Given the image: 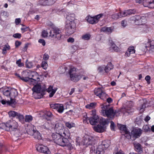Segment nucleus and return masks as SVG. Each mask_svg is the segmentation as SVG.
<instances>
[{
    "label": "nucleus",
    "instance_id": "nucleus-53",
    "mask_svg": "<svg viewBox=\"0 0 154 154\" xmlns=\"http://www.w3.org/2000/svg\"><path fill=\"white\" fill-rule=\"evenodd\" d=\"M103 14H99L94 17L95 20H97V23L98 22L100 18L102 17V16H103Z\"/></svg>",
    "mask_w": 154,
    "mask_h": 154
},
{
    "label": "nucleus",
    "instance_id": "nucleus-39",
    "mask_svg": "<svg viewBox=\"0 0 154 154\" xmlns=\"http://www.w3.org/2000/svg\"><path fill=\"white\" fill-rule=\"evenodd\" d=\"M26 67L29 68H31L33 66V64L31 62L28 61V60H27L26 61Z\"/></svg>",
    "mask_w": 154,
    "mask_h": 154
},
{
    "label": "nucleus",
    "instance_id": "nucleus-64",
    "mask_svg": "<svg viewBox=\"0 0 154 154\" xmlns=\"http://www.w3.org/2000/svg\"><path fill=\"white\" fill-rule=\"evenodd\" d=\"M74 41V39L73 38H69L67 39L68 42H73Z\"/></svg>",
    "mask_w": 154,
    "mask_h": 154
},
{
    "label": "nucleus",
    "instance_id": "nucleus-30",
    "mask_svg": "<svg viewBox=\"0 0 154 154\" xmlns=\"http://www.w3.org/2000/svg\"><path fill=\"white\" fill-rule=\"evenodd\" d=\"M56 0H44V3L42 5H51L54 4Z\"/></svg>",
    "mask_w": 154,
    "mask_h": 154
},
{
    "label": "nucleus",
    "instance_id": "nucleus-2",
    "mask_svg": "<svg viewBox=\"0 0 154 154\" xmlns=\"http://www.w3.org/2000/svg\"><path fill=\"white\" fill-rule=\"evenodd\" d=\"M0 127L7 131H15L18 129V125L15 121L11 120L7 121L5 123L0 124Z\"/></svg>",
    "mask_w": 154,
    "mask_h": 154
},
{
    "label": "nucleus",
    "instance_id": "nucleus-21",
    "mask_svg": "<svg viewBox=\"0 0 154 154\" xmlns=\"http://www.w3.org/2000/svg\"><path fill=\"white\" fill-rule=\"evenodd\" d=\"M37 149L40 152L43 153H48L49 152V150L48 147L42 145L38 146L37 147Z\"/></svg>",
    "mask_w": 154,
    "mask_h": 154
},
{
    "label": "nucleus",
    "instance_id": "nucleus-16",
    "mask_svg": "<svg viewBox=\"0 0 154 154\" xmlns=\"http://www.w3.org/2000/svg\"><path fill=\"white\" fill-rule=\"evenodd\" d=\"M39 114L41 117L47 121L50 120V118L52 117L53 116L50 112L47 111H45L44 112H41Z\"/></svg>",
    "mask_w": 154,
    "mask_h": 154
},
{
    "label": "nucleus",
    "instance_id": "nucleus-3",
    "mask_svg": "<svg viewBox=\"0 0 154 154\" xmlns=\"http://www.w3.org/2000/svg\"><path fill=\"white\" fill-rule=\"evenodd\" d=\"M101 113L104 116H106L108 118H113L117 112L116 111H114L112 107H110L109 105H101Z\"/></svg>",
    "mask_w": 154,
    "mask_h": 154
},
{
    "label": "nucleus",
    "instance_id": "nucleus-63",
    "mask_svg": "<svg viewBox=\"0 0 154 154\" xmlns=\"http://www.w3.org/2000/svg\"><path fill=\"white\" fill-rule=\"evenodd\" d=\"M21 21L20 18H17L15 19V23L16 25H18L20 22Z\"/></svg>",
    "mask_w": 154,
    "mask_h": 154
},
{
    "label": "nucleus",
    "instance_id": "nucleus-44",
    "mask_svg": "<svg viewBox=\"0 0 154 154\" xmlns=\"http://www.w3.org/2000/svg\"><path fill=\"white\" fill-rule=\"evenodd\" d=\"M120 14H119V12L117 13H115L112 15V17L113 19H117L119 18H120Z\"/></svg>",
    "mask_w": 154,
    "mask_h": 154
},
{
    "label": "nucleus",
    "instance_id": "nucleus-28",
    "mask_svg": "<svg viewBox=\"0 0 154 154\" xmlns=\"http://www.w3.org/2000/svg\"><path fill=\"white\" fill-rule=\"evenodd\" d=\"M86 19L87 21L90 23L94 24L97 23V20H95L94 17L89 16L86 17Z\"/></svg>",
    "mask_w": 154,
    "mask_h": 154
},
{
    "label": "nucleus",
    "instance_id": "nucleus-45",
    "mask_svg": "<svg viewBox=\"0 0 154 154\" xmlns=\"http://www.w3.org/2000/svg\"><path fill=\"white\" fill-rule=\"evenodd\" d=\"M48 66V64L47 62L45 61H43L42 63L41 66L42 68L45 69H47Z\"/></svg>",
    "mask_w": 154,
    "mask_h": 154
},
{
    "label": "nucleus",
    "instance_id": "nucleus-26",
    "mask_svg": "<svg viewBox=\"0 0 154 154\" xmlns=\"http://www.w3.org/2000/svg\"><path fill=\"white\" fill-rule=\"evenodd\" d=\"M135 50L133 47H130L128 48V50L125 53V55L127 57H129L130 56V54L134 53Z\"/></svg>",
    "mask_w": 154,
    "mask_h": 154
},
{
    "label": "nucleus",
    "instance_id": "nucleus-19",
    "mask_svg": "<svg viewBox=\"0 0 154 154\" xmlns=\"http://www.w3.org/2000/svg\"><path fill=\"white\" fill-rule=\"evenodd\" d=\"M143 4L145 7L150 8H154V0H144Z\"/></svg>",
    "mask_w": 154,
    "mask_h": 154
},
{
    "label": "nucleus",
    "instance_id": "nucleus-49",
    "mask_svg": "<svg viewBox=\"0 0 154 154\" xmlns=\"http://www.w3.org/2000/svg\"><path fill=\"white\" fill-rule=\"evenodd\" d=\"M143 129L145 131H150V129L148 125H144L143 127Z\"/></svg>",
    "mask_w": 154,
    "mask_h": 154
},
{
    "label": "nucleus",
    "instance_id": "nucleus-47",
    "mask_svg": "<svg viewBox=\"0 0 154 154\" xmlns=\"http://www.w3.org/2000/svg\"><path fill=\"white\" fill-rule=\"evenodd\" d=\"M100 123L103 125V126L106 125L107 123L106 121L103 118H100Z\"/></svg>",
    "mask_w": 154,
    "mask_h": 154
},
{
    "label": "nucleus",
    "instance_id": "nucleus-8",
    "mask_svg": "<svg viewBox=\"0 0 154 154\" xmlns=\"http://www.w3.org/2000/svg\"><path fill=\"white\" fill-rule=\"evenodd\" d=\"M50 37L54 40H60L61 35L60 30L58 28H55L50 32Z\"/></svg>",
    "mask_w": 154,
    "mask_h": 154
},
{
    "label": "nucleus",
    "instance_id": "nucleus-34",
    "mask_svg": "<svg viewBox=\"0 0 154 154\" xmlns=\"http://www.w3.org/2000/svg\"><path fill=\"white\" fill-rule=\"evenodd\" d=\"M10 48V46L8 44H6L3 48L2 54H5L7 53V51L9 50Z\"/></svg>",
    "mask_w": 154,
    "mask_h": 154
},
{
    "label": "nucleus",
    "instance_id": "nucleus-62",
    "mask_svg": "<svg viewBox=\"0 0 154 154\" xmlns=\"http://www.w3.org/2000/svg\"><path fill=\"white\" fill-rule=\"evenodd\" d=\"M49 56L47 54H44V55H43V59L45 60H47L49 59Z\"/></svg>",
    "mask_w": 154,
    "mask_h": 154
},
{
    "label": "nucleus",
    "instance_id": "nucleus-10",
    "mask_svg": "<svg viewBox=\"0 0 154 154\" xmlns=\"http://www.w3.org/2000/svg\"><path fill=\"white\" fill-rule=\"evenodd\" d=\"M110 142L109 140H105L103 141L101 145L99 146L96 152V154H101L103 153L104 149L108 148L110 144Z\"/></svg>",
    "mask_w": 154,
    "mask_h": 154
},
{
    "label": "nucleus",
    "instance_id": "nucleus-61",
    "mask_svg": "<svg viewBox=\"0 0 154 154\" xmlns=\"http://www.w3.org/2000/svg\"><path fill=\"white\" fill-rule=\"evenodd\" d=\"M38 42L41 44L43 46H45V41L43 39H40L38 40Z\"/></svg>",
    "mask_w": 154,
    "mask_h": 154
},
{
    "label": "nucleus",
    "instance_id": "nucleus-31",
    "mask_svg": "<svg viewBox=\"0 0 154 154\" xmlns=\"http://www.w3.org/2000/svg\"><path fill=\"white\" fill-rule=\"evenodd\" d=\"M118 127H119L120 131H124L125 134H128V131H127L126 127L125 125L119 124L118 125Z\"/></svg>",
    "mask_w": 154,
    "mask_h": 154
},
{
    "label": "nucleus",
    "instance_id": "nucleus-48",
    "mask_svg": "<svg viewBox=\"0 0 154 154\" xmlns=\"http://www.w3.org/2000/svg\"><path fill=\"white\" fill-rule=\"evenodd\" d=\"M48 35V32L45 30H43L42 32V36L44 38H46L47 37Z\"/></svg>",
    "mask_w": 154,
    "mask_h": 154
},
{
    "label": "nucleus",
    "instance_id": "nucleus-25",
    "mask_svg": "<svg viewBox=\"0 0 154 154\" xmlns=\"http://www.w3.org/2000/svg\"><path fill=\"white\" fill-rule=\"evenodd\" d=\"M110 46L109 50L111 51H114L117 52L119 50L118 47L112 42H110Z\"/></svg>",
    "mask_w": 154,
    "mask_h": 154
},
{
    "label": "nucleus",
    "instance_id": "nucleus-27",
    "mask_svg": "<svg viewBox=\"0 0 154 154\" xmlns=\"http://www.w3.org/2000/svg\"><path fill=\"white\" fill-rule=\"evenodd\" d=\"M113 65L112 63H109L105 67L104 69V70L106 73H108L109 71L113 69Z\"/></svg>",
    "mask_w": 154,
    "mask_h": 154
},
{
    "label": "nucleus",
    "instance_id": "nucleus-14",
    "mask_svg": "<svg viewBox=\"0 0 154 154\" xmlns=\"http://www.w3.org/2000/svg\"><path fill=\"white\" fill-rule=\"evenodd\" d=\"M142 133V130L139 128L134 129L131 132L130 138L133 140L139 137Z\"/></svg>",
    "mask_w": 154,
    "mask_h": 154
},
{
    "label": "nucleus",
    "instance_id": "nucleus-40",
    "mask_svg": "<svg viewBox=\"0 0 154 154\" xmlns=\"http://www.w3.org/2000/svg\"><path fill=\"white\" fill-rule=\"evenodd\" d=\"M17 95V91L14 89H12L11 90V97H15Z\"/></svg>",
    "mask_w": 154,
    "mask_h": 154
},
{
    "label": "nucleus",
    "instance_id": "nucleus-56",
    "mask_svg": "<svg viewBox=\"0 0 154 154\" xmlns=\"http://www.w3.org/2000/svg\"><path fill=\"white\" fill-rule=\"evenodd\" d=\"M113 31V28L110 27H107V30L106 32L109 33H111Z\"/></svg>",
    "mask_w": 154,
    "mask_h": 154
},
{
    "label": "nucleus",
    "instance_id": "nucleus-11",
    "mask_svg": "<svg viewBox=\"0 0 154 154\" xmlns=\"http://www.w3.org/2000/svg\"><path fill=\"white\" fill-rule=\"evenodd\" d=\"M94 93L97 96L103 100L106 99L108 97L107 95L101 88H96Z\"/></svg>",
    "mask_w": 154,
    "mask_h": 154
},
{
    "label": "nucleus",
    "instance_id": "nucleus-29",
    "mask_svg": "<svg viewBox=\"0 0 154 154\" xmlns=\"http://www.w3.org/2000/svg\"><path fill=\"white\" fill-rule=\"evenodd\" d=\"M66 21H69L70 23L74 22L75 19V14H72L68 15L66 17Z\"/></svg>",
    "mask_w": 154,
    "mask_h": 154
},
{
    "label": "nucleus",
    "instance_id": "nucleus-15",
    "mask_svg": "<svg viewBox=\"0 0 154 154\" xmlns=\"http://www.w3.org/2000/svg\"><path fill=\"white\" fill-rule=\"evenodd\" d=\"M146 49L150 52H154V40L148 39L144 45Z\"/></svg>",
    "mask_w": 154,
    "mask_h": 154
},
{
    "label": "nucleus",
    "instance_id": "nucleus-23",
    "mask_svg": "<svg viewBox=\"0 0 154 154\" xmlns=\"http://www.w3.org/2000/svg\"><path fill=\"white\" fill-rule=\"evenodd\" d=\"M57 90V88H53V87L50 86L47 90V91L49 93V97H52Z\"/></svg>",
    "mask_w": 154,
    "mask_h": 154
},
{
    "label": "nucleus",
    "instance_id": "nucleus-18",
    "mask_svg": "<svg viewBox=\"0 0 154 154\" xmlns=\"http://www.w3.org/2000/svg\"><path fill=\"white\" fill-rule=\"evenodd\" d=\"M50 106L51 108L56 109L59 113L62 112L64 110L63 105L62 104H52Z\"/></svg>",
    "mask_w": 154,
    "mask_h": 154
},
{
    "label": "nucleus",
    "instance_id": "nucleus-52",
    "mask_svg": "<svg viewBox=\"0 0 154 154\" xmlns=\"http://www.w3.org/2000/svg\"><path fill=\"white\" fill-rule=\"evenodd\" d=\"M146 108L145 104L144 103L140 107V112H143L145 108Z\"/></svg>",
    "mask_w": 154,
    "mask_h": 154
},
{
    "label": "nucleus",
    "instance_id": "nucleus-43",
    "mask_svg": "<svg viewBox=\"0 0 154 154\" xmlns=\"http://www.w3.org/2000/svg\"><path fill=\"white\" fill-rule=\"evenodd\" d=\"M91 37L90 34H86L82 36V38L84 40H88Z\"/></svg>",
    "mask_w": 154,
    "mask_h": 154
},
{
    "label": "nucleus",
    "instance_id": "nucleus-13",
    "mask_svg": "<svg viewBox=\"0 0 154 154\" xmlns=\"http://www.w3.org/2000/svg\"><path fill=\"white\" fill-rule=\"evenodd\" d=\"M28 134L32 135L33 137L35 139L38 140L41 139L42 138L41 135L37 131H35L33 128L31 127L27 131Z\"/></svg>",
    "mask_w": 154,
    "mask_h": 154
},
{
    "label": "nucleus",
    "instance_id": "nucleus-32",
    "mask_svg": "<svg viewBox=\"0 0 154 154\" xmlns=\"http://www.w3.org/2000/svg\"><path fill=\"white\" fill-rule=\"evenodd\" d=\"M96 105V103H91L86 105L85 107L87 109H91L94 108Z\"/></svg>",
    "mask_w": 154,
    "mask_h": 154
},
{
    "label": "nucleus",
    "instance_id": "nucleus-4",
    "mask_svg": "<svg viewBox=\"0 0 154 154\" xmlns=\"http://www.w3.org/2000/svg\"><path fill=\"white\" fill-rule=\"evenodd\" d=\"M40 76L35 72H31L29 77H22L20 79L25 82H28V83L31 85H34L38 82L39 81Z\"/></svg>",
    "mask_w": 154,
    "mask_h": 154
},
{
    "label": "nucleus",
    "instance_id": "nucleus-22",
    "mask_svg": "<svg viewBox=\"0 0 154 154\" xmlns=\"http://www.w3.org/2000/svg\"><path fill=\"white\" fill-rule=\"evenodd\" d=\"M93 129L94 131L99 133L103 132L105 131L106 127L104 126L101 125H98L97 126L93 127Z\"/></svg>",
    "mask_w": 154,
    "mask_h": 154
},
{
    "label": "nucleus",
    "instance_id": "nucleus-6",
    "mask_svg": "<svg viewBox=\"0 0 154 154\" xmlns=\"http://www.w3.org/2000/svg\"><path fill=\"white\" fill-rule=\"evenodd\" d=\"M69 74L71 80L75 82H76L80 79L79 75L77 73L75 68L72 67L69 71Z\"/></svg>",
    "mask_w": 154,
    "mask_h": 154
},
{
    "label": "nucleus",
    "instance_id": "nucleus-24",
    "mask_svg": "<svg viewBox=\"0 0 154 154\" xmlns=\"http://www.w3.org/2000/svg\"><path fill=\"white\" fill-rule=\"evenodd\" d=\"M133 143L135 148V149L137 152H140L142 151V149L140 144L136 142H134Z\"/></svg>",
    "mask_w": 154,
    "mask_h": 154
},
{
    "label": "nucleus",
    "instance_id": "nucleus-42",
    "mask_svg": "<svg viewBox=\"0 0 154 154\" xmlns=\"http://www.w3.org/2000/svg\"><path fill=\"white\" fill-rule=\"evenodd\" d=\"M17 112L14 111H11L8 112V114L10 117H16Z\"/></svg>",
    "mask_w": 154,
    "mask_h": 154
},
{
    "label": "nucleus",
    "instance_id": "nucleus-36",
    "mask_svg": "<svg viewBox=\"0 0 154 154\" xmlns=\"http://www.w3.org/2000/svg\"><path fill=\"white\" fill-rule=\"evenodd\" d=\"M11 90L9 88L6 89H5L3 92V94L6 96H10L11 97Z\"/></svg>",
    "mask_w": 154,
    "mask_h": 154
},
{
    "label": "nucleus",
    "instance_id": "nucleus-46",
    "mask_svg": "<svg viewBox=\"0 0 154 154\" xmlns=\"http://www.w3.org/2000/svg\"><path fill=\"white\" fill-rule=\"evenodd\" d=\"M16 103V102L15 99H12L11 98L10 101H8V102H7V104L11 105H12L13 104H15Z\"/></svg>",
    "mask_w": 154,
    "mask_h": 154
},
{
    "label": "nucleus",
    "instance_id": "nucleus-33",
    "mask_svg": "<svg viewBox=\"0 0 154 154\" xmlns=\"http://www.w3.org/2000/svg\"><path fill=\"white\" fill-rule=\"evenodd\" d=\"M41 129L42 130L49 129L50 128V124L47 122H45L43 125L40 126Z\"/></svg>",
    "mask_w": 154,
    "mask_h": 154
},
{
    "label": "nucleus",
    "instance_id": "nucleus-35",
    "mask_svg": "<svg viewBox=\"0 0 154 154\" xmlns=\"http://www.w3.org/2000/svg\"><path fill=\"white\" fill-rule=\"evenodd\" d=\"M17 119H18L19 121L22 122L23 121L24 117L22 115L17 112L16 116Z\"/></svg>",
    "mask_w": 154,
    "mask_h": 154
},
{
    "label": "nucleus",
    "instance_id": "nucleus-7",
    "mask_svg": "<svg viewBox=\"0 0 154 154\" xmlns=\"http://www.w3.org/2000/svg\"><path fill=\"white\" fill-rule=\"evenodd\" d=\"M131 20L134 21L136 25H140L145 24L147 21L146 17L145 16L136 15L131 18Z\"/></svg>",
    "mask_w": 154,
    "mask_h": 154
},
{
    "label": "nucleus",
    "instance_id": "nucleus-17",
    "mask_svg": "<svg viewBox=\"0 0 154 154\" xmlns=\"http://www.w3.org/2000/svg\"><path fill=\"white\" fill-rule=\"evenodd\" d=\"M41 81L39 80L38 83H36L32 88V90L34 92V94H40L41 91Z\"/></svg>",
    "mask_w": 154,
    "mask_h": 154
},
{
    "label": "nucleus",
    "instance_id": "nucleus-54",
    "mask_svg": "<svg viewBox=\"0 0 154 154\" xmlns=\"http://www.w3.org/2000/svg\"><path fill=\"white\" fill-rule=\"evenodd\" d=\"M21 30L22 31V33H24V32L27 31L28 30H29L30 29L28 27L26 26L25 27L21 28Z\"/></svg>",
    "mask_w": 154,
    "mask_h": 154
},
{
    "label": "nucleus",
    "instance_id": "nucleus-38",
    "mask_svg": "<svg viewBox=\"0 0 154 154\" xmlns=\"http://www.w3.org/2000/svg\"><path fill=\"white\" fill-rule=\"evenodd\" d=\"M141 32L143 33H147L149 31L148 26L146 25H144L141 29Z\"/></svg>",
    "mask_w": 154,
    "mask_h": 154
},
{
    "label": "nucleus",
    "instance_id": "nucleus-9",
    "mask_svg": "<svg viewBox=\"0 0 154 154\" xmlns=\"http://www.w3.org/2000/svg\"><path fill=\"white\" fill-rule=\"evenodd\" d=\"M65 26L66 33L69 35L72 34L75 31L76 24L74 22L66 21Z\"/></svg>",
    "mask_w": 154,
    "mask_h": 154
},
{
    "label": "nucleus",
    "instance_id": "nucleus-41",
    "mask_svg": "<svg viewBox=\"0 0 154 154\" xmlns=\"http://www.w3.org/2000/svg\"><path fill=\"white\" fill-rule=\"evenodd\" d=\"M65 125L69 129L74 127L75 126V124L72 122L70 123L69 122H66L65 123Z\"/></svg>",
    "mask_w": 154,
    "mask_h": 154
},
{
    "label": "nucleus",
    "instance_id": "nucleus-51",
    "mask_svg": "<svg viewBox=\"0 0 154 154\" xmlns=\"http://www.w3.org/2000/svg\"><path fill=\"white\" fill-rule=\"evenodd\" d=\"M16 63L19 67L22 66L24 65L23 63L21 62V60L20 59L17 60Z\"/></svg>",
    "mask_w": 154,
    "mask_h": 154
},
{
    "label": "nucleus",
    "instance_id": "nucleus-55",
    "mask_svg": "<svg viewBox=\"0 0 154 154\" xmlns=\"http://www.w3.org/2000/svg\"><path fill=\"white\" fill-rule=\"evenodd\" d=\"M13 36L15 38H20L21 37V35L20 33H17L14 34Z\"/></svg>",
    "mask_w": 154,
    "mask_h": 154
},
{
    "label": "nucleus",
    "instance_id": "nucleus-59",
    "mask_svg": "<svg viewBox=\"0 0 154 154\" xmlns=\"http://www.w3.org/2000/svg\"><path fill=\"white\" fill-rule=\"evenodd\" d=\"M110 123V128L112 130L114 131L115 127L114 123L112 121Z\"/></svg>",
    "mask_w": 154,
    "mask_h": 154
},
{
    "label": "nucleus",
    "instance_id": "nucleus-1",
    "mask_svg": "<svg viewBox=\"0 0 154 154\" xmlns=\"http://www.w3.org/2000/svg\"><path fill=\"white\" fill-rule=\"evenodd\" d=\"M52 137L54 142L57 144L63 146H67L68 148L71 149L72 145L67 138L65 137L60 134H53Z\"/></svg>",
    "mask_w": 154,
    "mask_h": 154
},
{
    "label": "nucleus",
    "instance_id": "nucleus-50",
    "mask_svg": "<svg viewBox=\"0 0 154 154\" xmlns=\"http://www.w3.org/2000/svg\"><path fill=\"white\" fill-rule=\"evenodd\" d=\"M120 14V17H125L126 16H127V12H126V11H120L119 12Z\"/></svg>",
    "mask_w": 154,
    "mask_h": 154
},
{
    "label": "nucleus",
    "instance_id": "nucleus-20",
    "mask_svg": "<svg viewBox=\"0 0 154 154\" xmlns=\"http://www.w3.org/2000/svg\"><path fill=\"white\" fill-rule=\"evenodd\" d=\"M90 123L92 125H94L100 121V118L97 114H95L89 119Z\"/></svg>",
    "mask_w": 154,
    "mask_h": 154
},
{
    "label": "nucleus",
    "instance_id": "nucleus-58",
    "mask_svg": "<svg viewBox=\"0 0 154 154\" xmlns=\"http://www.w3.org/2000/svg\"><path fill=\"white\" fill-rule=\"evenodd\" d=\"M145 79L146 81H147V83L148 84H149L150 83V77L149 75L146 76L145 78Z\"/></svg>",
    "mask_w": 154,
    "mask_h": 154
},
{
    "label": "nucleus",
    "instance_id": "nucleus-12",
    "mask_svg": "<svg viewBox=\"0 0 154 154\" xmlns=\"http://www.w3.org/2000/svg\"><path fill=\"white\" fill-rule=\"evenodd\" d=\"M95 139L91 136L85 135L84 137L82 142L84 145L87 146L94 144Z\"/></svg>",
    "mask_w": 154,
    "mask_h": 154
},
{
    "label": "nucleus",
    "instance_id": "nucleus-37",
    "mask_svg": "<svg viewBox=\"0 0 154 154\" xmlns=\"http://www.w3.org/2000/svg\"><path fill=\"white\" fill-rule=\"evenodd\" d=\"M32 116L31 115H26L25 116V121L26 122H29L32 120Z\"/></svg>",
    "mask_w": 154,
    "mask_h": 154
},
{
    "label": "nucleus",
    "instance_id": "nucleus-5",
    "mask_svg": "<svg viewBox=\"0 0 154 154\" xmlns=\"http://www.w3.org/2000/svg\"><path fill=\"white\" fill-rule=\"evenodd\" d=\"M66 129L63 124L61 122L57 123L55 125V130L57 132L56 134H60L65 137H69L70 133Z\"/></svg>",
    "mask_w": 154,
    "mask_h": 154
},
{
    "label": "nucleus",
    "instance_id": "nucleus-57",
    "mask_svg": "<svg viewBox=\"0 0 154 154\" xmlns=\"http://www.w3.org/2000/svg\"><path fill=\"white\" fill-rule=\"evenodd\" d=\"M67 69V67H65L64 68H60L59 69V71L60 72V73H62L64 72Z\"/></svg>",
    "mask_w": 154,
    "mask_h": 154
},
{
    "label": "nucleus",
    "instance_id": "nucleus-60",
    "mask_svg": "<svg viewBox=\"0 0 154 154\" xmlns=\"http://www.w3.org/2000/svg\"><path fill=\"white\" fill-rule=\"evenodd\" d=\"M122 26L123 27H125L127 25V21L125 20H123L121 22Z\"/></svg>",
    "mask_w": 154,
    "mask_h": 154
}]
</instances>
